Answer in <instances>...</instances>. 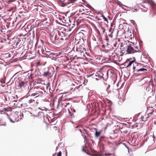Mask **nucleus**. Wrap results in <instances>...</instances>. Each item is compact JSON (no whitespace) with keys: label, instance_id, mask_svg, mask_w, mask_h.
I'll return each mask as SVG.
<instances>
[{"label":"nucleus","instance_id":"44","mask_svg":"<svg viewBox=\"0 0 156 156\" xmlns=\"http://www.w3.org/2000/svg\"><path fill=\"white\" fill-rule=\"evenodd\" d=\"M57 156H61V155L58 154Z\"/></svg>","mask_w":156,"mask_h":156},{"label":"nucleus","instance_id":"49","mask_svg":"<svg viewBox=\"0 0 156 156\" xmlns=\"http://www.w3.org/2000/svg\"><path fill=\"white\" fill-rule=\"evenodd\" d=\"M133 69H135V67H133Z\"/></svg>","mask_w":156,"mask_h":156},{"label":"nucleus","instance_id":"18","mask_svg":"<svg viewBox=\"0 0 156 156\" xmlns=\"http://www.w3.org/2000/svg\"><path fill=\"white\" fill-rule=\"evenodd\" d=\"M147 115H145L144 117V116H142L141 118V119L143 121H146L147 120V118L146 117V116Z\"/></svg>","mask_w":156,"mask_h":156},{"label":"nucleus","instance_id":"9","mask_svg":"<svg viewBox=\"0 0 156 156\" xmlns=\"http://www.w3.org/2000/svg\"><path fill=\"white\" fill-rule=\"evenodd\" d=\"M154 112V110L152 109L151 108H148L147 109V115H146L147 116L146 117L147 118H148L149 117H150L151 115L153 114V112Z\"/></svg>","mask_w":156,"mask_h":156},{"label":"nucleus","instance_id":"46","mask_svg":"<svg viewBox=\"0 0 156 156\" xmlns=\"http://www.w3.org/2000/svg\"><path fill=\"white\" fill-rule=\"evenodd\" d=\"M70 30H71V29H69V31H70ZM68 31V30H67V31Z\"/></svg>","mask_w":156,"mask_h":156},{"label":"nucleus","instance_id":"8","mask_svg":"<svg viewBox=\"0 0 156 156\" xmlns=\"http://www.w3.org/2000/svg\"><path fill=\"white\" fill-rule=\"evenodd\" d=\"M80 87H82L81 85H80L78 86H75V84H73L70 87V90H71L72 91H74L75 90L76 91H80L79 88Z\"/></svg>","mask_w":156,"mask_h":156},{"label":"nucleus","instance_id":"23","mask_svg":"<svg viewBox=\"0 0 156 156\" xmlns=\"http://www.w3.org/2000/svg\"><path fill=\"white\" fill-rule=\"evenodd\" d=\"M101 17H103L104 21H106L107 23H108V20L107 19L105 16L104 15L102 14Z\"/></svg>","mask_w":156,"mask_h":156},{"label":"nucleus","instance_id":"33","mask_svg":"<svg viewBox=\"0 0 156 156\" xmlns=\"http://www.w3.org/2000/svg\"><path fill=\"white\" fill-rule=\"evenodd\" d=\"M61 154H62V153H61V151L59 152H58V154L60 155H61Z\"/></svg>","mask_w":156,"mask_h":156},{"label":"nucleus","instance_id":"39","mask_svg":"<svg viewBox=\"0 0 156 156\" xmlns=\"http://www.w3.org/2000/svg\"><path fill=\"white\" fill-rule=\"evenodd\" d=\"M71 122L73 124L74 123V122L73 121H71Z\"/></svg>","mask_w":156,"mask_h":156},{"label":"nucleus","instance_id":"37","mask_svg":"<svg viewBox=\"0 0 156 156\" xmlns=\"http://www.w3.org/2000/svg\"><path fill=\"white\" fill-rule=\"evenodd\" d=\"M6 125V124L5 123L4 124H3V125H2V124H1V125H3V126H5V125Z\"/></svg>","mask_w":156,"mask_h":156},{"label":"nucleus","instance_id":"20","mask_svg":"<svg viewBox=\"0 0 156 156\" xmlns=\"http://www.w3.org/2000/svg\"><path fill=\"white\" fill-rule=\"evenodd\" d=\"M27 102H28V103L29 105L31 104L33 102H35V100H32V99H30V100H28H28H27Z\"/></svg>","mask_w":156,"mask_h":156},{"label":"nucleus","instance_id":"16","mask_svg":"<svg viewBox=\"0 0 156 156\" xmlns=\"http://www.w3.org/2000/svg\"><path fill=\"white\" fill-rule=\"evenodd\" d=\"M95 129L96 130V132L95 133V136L96 137H98L101 134V132L100 131L98 132L97 131L96 129Z\"/></svg>","mask_w":156,"mask_h":156},{"label":"nucleus","instance_id":"41","mask_svg":"<svg viewBox=\"0 0 156 156\" xmlns=\"http://www.w3.org/2000/svg\"><path fill=\"white\" fill-rule=\"evenodd\" d=\"M5 100L6 101H7V98H6L5 97Z\"/></svg>","mask_w":156,"mask_h":156},{"label":"nucleus","instance_id":"35","mask_svg":"<svg viewBox=\"0 0 156 156\" xmlns=\"http://www.w3.org/2000/svg\"><path fill=\"white\" fill-rule=\"evenodd\" d=\"M121 5H122V4L121 3V2H120L119 3V5L120 6Z\"/></svg>","mask_w":156,"mask_h":156},{"label":"nucleus","instance_id":"32","mask_svg":"<svg viewBox=\"0 0 156 156\" xmlns=\"http://www.w3.org/2000/svg\"><path fill=\"white\" fill-rule=\"evenodd\" d=\"M105 39L106 41H108V38L107 37H106L105 38Z\"/></svg>","mask_w":156,"mask_h":156},{"label":"nucleus","instance_id":"45","mask_svg":"<svg viewBox=\"0 0 156 156\" xmlns=\"http://www.w3.org/2000/svg\"><path fill=\"white\" fill-rule=\"evenodd\" d=\"M39 96V95L35 97V98Z\"/></svg>","mask_w":156,"mask_h":156},{"label":"nucleus","instance_id":"31","mask_svg":"<svg viewBox=\"0 0 156 156\" xmlns=\"http://www.w3.org/2000/svg\"><path fill=\"white\" fill-rule=\"evenodd\" d=\"M153 135H154V137H153L154 139L155 136L156 138V133H154Z\"/></svg>","mask_w":156,"mask_h":156},{"label":"nucleus","instance_id":"4","mask_svg":"<svg viewBox=\"0 0 156 156\" xmlns=\"http://www.w3.org/2000/svg\"><path fill=\"white\" fill-rule=\"evenodd\" d=\"M76 51L82 56H85V53H87L86 50L81 45H80L78 47H77L76 49Z\"/></svg>","mask_w":156,"mask_h":156},{"label":"nucleus","instance_id":"5","mask_svg":"<svg viewBox=\"0 0 156 156\" xmlns=\"http://www.w3.org/2000/svg\"><path fill=\"white\" fill-rule=\"evenodd\" d=\"M17 101H18L17 103L18 105H17V106L18 107L20 108L21 106V107H28L29 105L27 100L24 101L23 103H22L21 101H19L17 100H14L13 101L14 102H17Z\"/></svg>","mask_w":156,"mask_h":156},{"label":"nucleus","instance_id":"53","mask_svg":"<svg viewBox=\"0 0 156 156\" xmlns=\"http://www.w3.org/2000/svg\"><path fill=\"white\" fill-rule=\"evenodd\" d=\"M16 103H14V105H15Z\"/></svg>","mask_w":156,"mask_h":156},{"label":"nucleus","instance_id":"19","mask_svg":"<svg viewBox=\"0 0 156 156\" xmlns=\"http://www.w3.org/2000/svg\"><path fill=\"white\" fill-rule=\"evenodd\" d=\"M151 87H152V86H150V85L148 86L146 88V90L147 91L152 90Z\"/></svg>","mask_w":156,"mask_h":156},{"label":"nucleus","instance_id":"36","mask_svg":"<svg viewBox=\"0 0 156 156\" xmlns=\"http://www.w3.org/2000/svg\"><path fill=\"white\" fill-rule=\"evenodd\" d=\"M104 136H101L100 138V139H102L104 138Z\"/></svg>","mask_w":156,"mask_h":156},{"label":"nucleus","instance_id":"10","mask_svg":"<svg viewBox=\"0 0 156 156\" xmlns=\"http://www.w3.org/2000/svg\"><path fill=\"white\" fill-rule=\"evenodd\" d=\"M69 101V99H66L64 101H62V107L63 108H65L69 104L68 101Z\"/></svg>","mask_w":156,"mask_h":156},{"label":"nucleus","instance_id":"52","mask_svg":"<svg viewBox=\"0 0 156 156\" xmlns=\"http://www.w3.org/2000/svg\"><path fill=\"white\" fill-rule=\"evenodd\" d=\"M153 5H154V2H153Z\"/></svg>","mask_w":156,"mask_h":156},{"label":"nucleus","instance_id":"50","mask_svg":"<svg viewBox=\"0 0 156 156\" xmlns=\"http://www.w3.org/2000/svg\"><path fill=\"white\" fill-rule=\"evenodd\" d=\"M98 20H101V19H99V18H98Z\"/></svg>","mask_w":156,"mask_h":156},{"label":"nucleus","instance_id":"7","mask_svg":"<svg viewBox=\"0 0 156 156\" xmlns=\"http://www.w3.org/2000/svg\"><path fill=\"white\" fill-rule=\"evenodd\" d=\"M57 35H58L59 37L61 39V38H63V41L66 40V34L65 32L62 31H58V34H57Z\"/></svg>","mask_w":156,"mask_h":156},{"label":"nucleus","instance_id":"26","mask_svg":"<svg viewBox=\"0 0 156 156\" xmlns=\"http://www.w3.org/2000/svg\"><path fill=\"white\" fill-rule=\"evenodd\" d=\"M105 29L103 28V27H102L101 28V29L100 30V31L102 32V33L103 34H104L105 31Z\"/></svg>","mask_w":156,"mask_h":156},{"label":"nucleus","instance_id":"24","mask_svg":"<svg viewBox=\"0 0 156 156\" xmlns=\"http://www.w3.org/2000/svg\"><path fill=\"white\" fill-rule=\"evenodd\" d=\"M134 61L133 60L129 62L128 65L127 66V67H128L130 66L134 62Z\"/></svg>","mask_w":156,"mask_h":156},{"label":"nucleus","instance_id":"42","mask_svg":"<svg viewBox=\"0 0 156 156\" xmlns=\"http://www.w3.org/2000/svg\"><path fill=\"white\" fill-rule=\"evenodd\" d=\"M111 155V154H108V155Z\"/></svg>","mask_w":156,"mask_h":156},{"label":"nucleus","instance_id":"28","mask_svg":"<svg viewBox=\"0 0 156 156\" xmlns=\"http://www.w3.org/2000/svg\"><path fill=\"white\" fill-rule=\"evenodd\" d=\"M114 31V30L112 29V28H110L109 30V32H110L111 33H113Z\"/></svg>","mask_w":156,"mask_h":156},{"label":"nucleus","instance_id":"30","mask_svg":"<svg viewBox=\"0 0 156 156\" xmlns=\"http://www.w3.org/2000/svg\"><path fill=\"white\" fill-rule=\"evenodd\" d=\"M112 33H111V34H109L108 35L109 36L111 37H112Z\"/></svg>","mask_w":156,"mask_h":156},{"label":"nucleus","instance_id":"1","mask_svg":"<svg viewBox=\"0 0 156 156\" xmlns=\"http://www.w3.org/2000/svg\"><path fill=\"white\" fill-rule=\"evenodd\" d=\"M59 36L57 35V34L54 33L51 37V42L54 44L58 46L63 44L64 41L63 38H60Z\"/></svg>","mask_w":156,"mask_h":156},{"label":"nucleus","instance_id":"38","mask_svg":"<svg viewBox=\"0 0 156 156\" xmlns=\"http://www.w3.org/2000/svg\"><path fill=\"white\" fill-rule=\"evenodd\" d=\"M36 94H32L31 95V96H34L35 95H36Z\"/></svg>","mask_w":156,"mask_h":156},{"label":"nucleus","instance_id":"12","mask_svg":"<svg viewBox=\"0 0 156 156\" xmlns=\"http://www.w3.org/2000/svg\"><path fill=\"white\" fill-rule=\"evenodd\" d=\"M26 85L27 83L25 82L22 81H20L19 82H18V87L21 88L24 86H25Z\"/></svg>","mask_w":156,"mask_h":156},{"label":"nucleus","instance_id":"25","mask_svg":"<svg viewBox=\"0 0 156 156\" xmlns=\"http://www.w3.org/2000/svg\"><path fill=\"white\" fill-rule=\"evenodd\" d=\"M0 82L2 84H4L5 83V80L2 78L0 79Z\"/></svg>","mask_w":156,"mask_h":156},{"label":"nucleus","instance_id":"21","mask_svg":"<svg viewBox=\"0 0 156 156\" xmlns=\"http://www.w3.org/2000/svg\"><path fill=\"white\" fill-rule=\"evenodd\" d=\"M92 76L93 78H94L95 79H96V80H99V79L98 77V76H97V73L95 74H93L92 75Z\"/></svg>","mask_w":156,"mask_h":156},{"label":"nucleus","instance_id":"48","mask_svg":"<svg viewBox=\"0 0 156 156\" xmlns=\"http://www.w3.org/2000/svg\"><path fill=\"white\" fill-rule=\"evenodd\" d=\"M150 5L152 7V5L151 4Z\"/></svg>","mask_w":156,"mask_h":156},{"label":"nucleus","instance_id":"17","mask_svg":"<svg viewBox=\"0 0 156 156\" xmlns=\"http://www.w3.org/2000/svg\"><path fill=\"white\" fill-rule=\"evenodd\" d=\"M9 108H3L2 110H1L0 111V113L1 114H2V112H3L4 111H9Z\"/></svg>","mask_w":156,"mask_h":156},{"label":"nucleus","instance_id":"29","mask_svg":"<svg viewBox=\"0 0 156 156\" xmlns=\"http://www.w3.org/2000/svg\"><path fill=\"white\" fill-rule=\"evenodd\" d=\"M110 87V85H109L106 89V90L108 92V93H109V91L108 90V89H109Z\"/></svg>","mask_w":156,"mask_h":156},{"label":"nucleus","instance_id":"40","mask_svg":"<svg viewBox=\"0 0 156 156\" xmlns=\"http://www.w3.org/2000/svg\"><path fill=\"white\" fill-rule=\"evenodd\" d=\"M116 43H115V44H114V46H116Z\"/></svg>","mask_w":156,"mask_h":156},{"label":"nucleus","instance_id":"11","mask_svg":"<svg viewBox=\"0 0 156 156\" xmlns=\"http://www.w3.org/2000/svg\"><path fill=\"white\" fill-rule=\"evenodd\" d=\"M68 112L69 115L72 116L74 115V113L76 112V110L73 108H70L68 109Z\"/></svg>","mask_w":156,"mask_h":156},{"label":"nucleus","instance_id":"34","mask_svg":"<svg viewBox=\"0 0 156 156\" xmlns=\"http://www.w3.org/2000/svg\"><path fill=\"white\" fill-rule=\"evenodd\" d=\"M61 54H62L61 52H59L58 53V54H57V55H60Z\"/></svg>","mask_w":156,"mask_h":156},{"label":"nucleus","instance_id":"2","mask_svg":"<svg viewBox=\"0 0 156 156\" xmlns=\"http://www.w3.org/2000/svg\"><path fill=\"white\" fill-rule=\"evenodd\" d=\"M122 46L124 48H122V49L123 48L126 49V51L128 54H130L134 53L136 50L134 49L130 44L124 43Z\"/></svg>","mask_w":156,"mask_h":156},{"label":"nucleus","instance_id":"51","mask_svg":"<svg viewBox=\"0 0 156 156\" xmlns=\"http://www.w3.org/2000/svg\"><path fill=\"white\" fill-rule=\"evenodd\" d=\"M82 1H83V2H84V1H83V0H82Z\"/></svg>","mask_w":156,"mask_h":156},{"label":"nucleus","instance_id":"43","mask_svg":"<svg viewBox=\"0 0 156 156\" xmlns=\"http://www.w3.org/2000/svg\"><path fill=\"white\" fill-rule=\"evenodd\" d=\"M9 36H8V39H9Z\"/></svg>","mask_w":156,"mask_h":156},{"label":"nucleus","instance_id":"15","mask_svg":"<svg viewBox=\"0 0 156 156\" xmlns=\"http://www.w3.org/2000/svg\"><path fill=\"white\" fill-rule=\"evenodd\" d=\"M65 3L67 4L72 3L74 1V0H65Z\"/></svg>","mask_w":156,"mask_h":156},{"label":"nucleus","instance_id":"13","mask_svg":"<svg viewBox=\"0 0 156 156\" xmlns=\"http://www.w3.org/2000/svg\"><path fill=\"white\" fill-rule=\"evenodd\" d=\"M140 48V47L139 46H134V49L135 50H137L135 51V52H140V51L139 50V48Z\"/></svg>","mask_w":156,"mask_h":156},{"label":"nucleus","instance_id":"14","mask_svg":"<svg viewBox=\"0 0 156 156\" xmlns=\"http://www.w3.org/2000/svg\"><path fill=\"white\" fill-rule=\"evenodd\" d=\"M51 74V73L48 71H47L46 72H44L43 75V76L44 77H47L49 76Z\"/></svg>","mask_w":156,"mask_h":156},{"label":"nucleus","instance_id":"3","mask_svg":"<svg viewBox=\"0 0 156 156\" xmlns=\"http://www.w3.org/2000/svg\"><path fill=\"white\" fill-rule=\"evenodd\" d=\"M104 68H102V69H101L99 71H98L97 72V75L98 76V78L99 79H100L101 78H105V77H104V75L106 74L107 75V77L106 78H108V70L106 71H104Z\"/></svg>","mask_w":156,"mask_h":156},{"label":"nucleus","instance_id":"6","mask_svg":"<svg viewBox=\"0 0 156 156\" xmlns=\"http://www.w3.org/2000/svg\"><path fill=\"white\" fill-rule=\"evenodd\" d=\"M17 116V115L15 114H12L9 117V119L11 122L14 123L18 121V120L16 118Z\"/></svg>","mask_w":156,"mask_h":156},{"label":"nucleus","instance_id":"47","mask_svg":"<svg viewBox=\"0 0 156 156\" xmlns=\"http://www.w3.org/2000/svg\"><path fill=\"white\" fill-rule=\"evenodd\" d=\"M124 50H124V49H123V50H122V51H124Z\"/></svg>","mask_w":156,"mask_h":156},{"label":"nucleus","instance_id":"22","mask_svg":"<svg viewBox=\"0 0 156 156\" xmlns=\"http://www.w3.org/2000/svg\"><path fill=\"white\" fill-rule=\"evenodd\" d=\"M137 70V72H138L140 71H147V70L145 68H141L139 69H136Z\"/></svg>","mask_w":156,"mask_h":156},{"label":"nucleus","instance_id":"27","mask_svg":"<svg viewBox=\"0 0 156 156\" xmlns=\"http://www.w3.org/2000/svg\"><path fill=\"white\" fill-rule=\"evenodd\" d=\"M130 11L131 12H137V10L136 9H130Z\"/></svg>","mask_w":156,"mask_h":156}]
</instances>
